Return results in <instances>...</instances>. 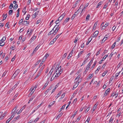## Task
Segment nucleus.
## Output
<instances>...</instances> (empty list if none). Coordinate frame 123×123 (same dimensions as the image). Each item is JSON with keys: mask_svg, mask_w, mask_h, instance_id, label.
Returning <instances> with one entry per match:
<instances>
[{"mask_svg": "<svg viewBox=\"0 0 123 123\" xmlns=\"http://www.w3.org/2000/svg\"><path fill=\"white\" fill-rule=\"evenodd\" d=\"M59 66V65H57L55 69V73L57 75V77H59L62 72V70L61 69V66Z\"/></svg>", "mask_w": 123, "mask_h": 123, "instance_id": "obj_1", "label": "nucleus"}, {"mask_svg": "<svg viewBox=\"0 0 123 123\" xmlns=\"http://www.w3.org/2000/svg\"><path fill=\"white\" fill-rule=\"evenodd\" d=\"M81 76V74H80L78 75L75 80L74 83L77 82V83H78L80 82V80H81V78H80Z\"/></svg>", "mask_w": 123, "mask_h": 123, "instance_id": "obj_2", "label": "nucleus"}, {"mask_svg": "<svg viewBox=\"0 0 123 123\" xmlns=\"http://www.w3.org/2000/svg\"><path fill=\"white\" fill-rule=\"evenodd\" d=\"M20 72V70L19 69L17 70L13 74L12 76V78L14 79L15 78V77L17 76L19 74Z\"/></svg>", "mask_w": 123, "mask_h": 123, "instance_id": "obj_3", "label": "nucleus"}, {"mask_svg": "<svg viewBox=\"0 0 123 123\" xmlns=\"http://www.w3.org/2000/svg\"><path fill=\"white\" fill-rule=\"evenodd\" d=\"M104 22H103L101 24V25H102V29H104L106 28L107 26L108 25V23L107 22H106L105 23V24L104 25Z\"/></svg>", "mask_w": 123, "mask_h": 123, "instance_id": "obj_4", "label": "nucleus"}, {"mask_svg": "<svg viewBox=\"0 0 123 123\" xmlns=\"http://www.w3.org/2000/svg\"><path fill=\"white\" fill-rule=\"evenodd\" d=\"M110 88H108L105 91V93L104 94V96L105 97L110 92Z\"/></svg>", "mask_w": 123, "mask_h": 123, "instance_id": "obj_5", "label": "nucleus"}, {"mask_svg": "<svg viewBox=\"0 0 123 123\" xmlns=\"http://www.w3.org/2000/svg\"><path fill=\"white\" fill-rule=\"evenodd\" d=\"M56 26H57V27H56V28L55 29V30H54V31H53L54 33V35H55L57 33V31H58V30L59 29V27H58L59 26V25H56Z\"/></svg>", "mask_w": 123, "mask_h": 123, "instance_id": "obj_6", "label": "nucleus"}, {"mask_svg": "<svg viewBox=\"0 0 123 123\" xmlns=\"http://www.w3.org/2000/svg\"><path fill=\"white\" fill-rule=\"evenodd\" d=\"M70 19V18H66L64 21L62 23V24L63 25H64L66 23L68 22Z\"/></svg>", "mask_w": 123, "mask_h": 123, "instance_id": "obj_7", "label": "nucleus"}, {"mask_svg": "<svg viewBox=\"0 0 123 123\" xmlns=\"http://www.w3.org/2000/svg\"><path fill=\"white\" fill-rule=\"evenodd\" d=\"M52 88V86H51L45 92V94H47L48 92H49L50 90Z\"/></svg>", "mask_w": 123, "mask_h": 123, "instance_id": "obj_8", "label": "nucleus"}, {"mask_svg": "<svg viewBox=\"0 0 123 123\" xmlns=\"http://www.w3.org/2000/svg\"><path fill=\"white\" fill-rule=\"evenodd\" d=\"M98 31H96L94 33L93 35V37H96L98 35Z\"/></svg>", "mask_w": 123, "mask_h": 123, "instance_id": "obj_9", "label": "nucleus"}, {"mask_svg": "<svg viewBox=\"0 0 123 123\" xmlns=\"http://www.w3.org/2000/svg\"><path fill=\"white\" fill-rule=\"evenodd\" d=\"M3 114V112H0V120L4 119L5 117H4V116L2 115Z\"/></svg>", "mask_w": 123, "mask_h": 123, "instance_id": "obj_10", "label": "nucleus"}, {"mask_svg": "<svg viewBox=\"0 0 123 123\" xmlns=\"http://www.w3.org/2000/svg\"><path fill=\"white\" fill-rule=\"evenodd\" d=\"M36 38V36H34V35L32 37L31 39L30 40L31 41L30 43H32L34 40V39Z\"/></svg>", "mask_w": 123, "mask_h": 123, "instance_id": "obj_11", "label": "nucleus"}, {"mask_svg": "<svg viewBox=\"0 0 123 123\" xmlns=\"http://www.w3.org/2000/svg\"><path fill=\"white\" fill-rule=\"evenodd\" d=\"M45 65H43L41 68L39 69V72L41 73L43 71V70L45 67Z\"/></svg>", "mask_w": 123, "mask_h": 123, "instance_id": "obj_12", "label": "nucleus"}, {"mask_svg": "<svg viewBox=\"0 0 123 123\" xmlns=\"http://www.w3.org/2000/svg\"><path fill=\"white\" fill-rule=\"evenodd\" d=\"M35 89H34V88H33L32 89L31 91L30 92V93L29 94V96H31L32 95V94L35 91Z\"/></svg>", "mask_w": 123, "mask_h": 123, "instance_id": "obj_13", "label": "nucleus"}, {"mask_svg": "<svg viewBox=\"0 0 123 123\" xmlns=\"http://www.w3.org/2000/svg\"><path fill=\"white\" fill-rule=\"evenodd\" d=\"M63 115V113L62 112L60 113L56 117V119L58 120Z\"/></svg>", "mask_w": 123, "mask_h": 123, "instance_id": "obj_14", "label": "nucleus"}, {"mask_svg": "<svg viewBox=\"0 0 123 123\" xmlns=\"http://www.w3.org/2000/svg\"><path fill=\"white\" fill-rule=\"evenodd\" d=\"M56 26V25H55V26L53 28V29L50 31L48 34V35H50L51 34H54V32L53 31V32H52V31L54 30V28Z\"/></svg>", "mask_w": 123, "mask_h": 123, "instance_id": "obj_15", "label": "nucleus"}, {"mask_svg": "<svg viewBox=\"0 0 123 123\" xmlns=\"http://www.w3.org/2000/svg\"><path fill=\"white\" fill-rule=\"evenodd\" d=\"M73 49H72L71 52L69 54L68 56V59H69L70 58V57L72 56V54L73 53L74 51L73 50Z\"/></svg>", "mask_w": 123, "mask_h": 123, "instance_id": "obj_16", "label": "nucleus"}, {"mask_svg": "<svg viewBox=\"0 0 123 123\" xmlns=\"http://www.w3.org/2000/svg\"><path fill=\"white\" fill-rule=\"evenodd\" d=\"M103 4V2L102 1H100L99 2L96 8L100 7Z\"/></svg>", "mask_w": 123, "mask_h": 123, "instance_id": "obj_17", "label": "nucleus"}, {"mask_svg": "<svg viewBox=\"0 0 123 123\" xmlns=\"http://www.w3.org/2000/svg\"><path fill=\"white\" fill-rule=\"evenodd\" d=\"M55 102V101H54L50 103L49 105V107L50 108L51 107V106L53 105Z\"/></svg>", "mask_w": 123, "mask_h": 123, "instance_id": "obj_18", "label": "nucleus"}, {"mask_svg": "<svg viewBox=\"0 0 123 123\" xmlns=\"http://www.w3.org/2000/svg\"><path fill=\"white\" fill-rule=\"evenodd\" d=\"M29 22L28 21H23V24L24 25H28L29 24Z\"/></svg>", "mask_w": 123, "mask_h": 123, "instance_id": "obj_19", "label": "nucleus"}, {"mask_svg": "<svg viewBox=\"0 0 123 123\" xmlns=\"http://www.w3.org/2000/svg\"><path fill=\"white\" fill-rule=\"evenodd\" d=\"M40 45H38L35 48L34 50L33 51V53L35 52L38 49Z\"/></svg>", "mask_w": 123, "mask_h": 123, "instance_id": "obj_20", "label": "nucleus"}, {"mask_svg": "<svg viewBox=\"0 0 123 123\" xmlns=\"http://www.w3.org/2000/svg\"><path fill=\"white\" fill-rule=\"evenodd\" d=\"M64 16L65 15L63 13L59 17V19H60V21H61L63 19Z\"/></svg>", "mask_w": 123, "mask_h": 123, "instance_id": "obj_21", "label": "nucleus"}, {"mask_svg": "<svg viewBox=\"0 0 123 123\" xmlns=\"http://www.w3.org/2000/svg\"><path fill=\"white\" fill-rule=\"evenodd\" d=\"M83 51H81L80 52V53L78 55L77 58V59H78V58H79L80 57V56L81 55V54L82 53H83Z\"/></svg>", "mask_w": 123, "mask_h": 123, "instance_id": "obj_22", "label": "nucleus"}, {"mask_svg": "<svg viewBox=\"0 0 123 123\" xmlns=\"http://www.w3.org/2000/svg\"><path fill=\"white\" fill-rule=\"evenodd\" d=\"M97 105H96V104H95L94 105V107H93V109H92V113L93 112V111H95V110L97 108Z\"/></svg>", "mask_w": 123, "mask_h": 123, "instance_id": "obj_23", "label": "nucleus"}, {"mask_svg": "<svg viewBox=\"0 0 123 123\" xmlns=\"http://www.w3.org/2000/svg\"><path fill=\"white\" fill-rule=\"evenodd\" d=\"M48 84V82H47L46 83H45L44 85L43 86V88H42V89L43 90L47 86Z\"/></svg>", "mask_w": 123, "mask_h": 123, "instance_id": "obj_24", "label": "nucleus"}, {"mask_svg": "<svg viewBox=\"0 0 123 123\" xmlns=\"http://www.w3.org/2000/svg\"><path fill=\"white\" fill-rule=\"evenodd\" d=\"M6 39V37H3L0 40V42H3L5 41Z\"/></svg>", "mask_w": 123, "mask_h": 123, "instance_id": "obj_25", "label": "nucleus"}, {"mask_svg": "<svg viewBox=\"0 0 123 123\" xmlns=\"http://www.w3.org/2000/svg\"><path fill=\"white\" fill-rule=\"evenodd\" d=\"M93 76V74H90L89 75V76L88 77V78L87 79H91L92 77V76Z\"/></svg>", "mask_w": 123, "mask_h": 123, "instance_id": "obj_26", "label": "nucleus"}, {"mask_svg": "<svg viewBox=\"0 0 123 123\" xmlns=\"http://www.w3.org/2000/svg\"><path fill=\"white\" fill-rule=\"evenodd\" d=\"M41 60H39L34 65L35 67H36L37 65L41 62Z\"/></svg>", "mask_w": 123, "mask_h": 123, "instance_id": "obj_27", "label": "nucleus"}, {"mask_svg": "<svg viewBox=\"0 0 123 123\" xmlns=\"http://www.w3.org/2000/svg\"><path fill=\"white\" fill-rule=\"evenodd\" d=\"M97 61H95L94 62V63L92 65V67L91 68H94L95 66L96 63H97Z\"/></svg>", "mask_w": 123, "mask_h": 123, "instance_id": "obj_28", "label": "nucleus"}, {"mask_svg": "<svg viewBox=\"0 0 123 123\" xmlns=\"http://www.w3.org/2000/svg\"><path fill=\"white\" fill-rule=\"evenodd\" d=\"M108 71L107 70H106L102 74V76L103 77H104L105 76V74L107 73Z\"/></svg>", "mask_w": 123, "mask_h": 123, "instance_id": "obj_29", "label": "nucleus"}, {"mask_svg": "<svg viewBox=\"0 0 123 123\" xmlns=\"http://www.w3.org/2000/svg\"><path fill=\"white\" fill-rule=\"evenodd\" d=\"M20 116L19 115L18 116L16 117H15L14 118V120L15 121L16 120H17L20 117Z\"/></svg>", "mask_w": 123, "mask_h": 123, "instance_id": "obj_30", "label": "nucleus"}, {"mask_svg": "<svg viewBox=\"0 0 123 123\" xmlns=\"http://www.w3.org/2000/svg\"><path fill=\"white\" fill-rule=\"evenodd\" d=\"M13 10L12 9L9 10V14L10 15H11L12 14Z\"/></svg>", "mask_w": 123, "mask_h": 123, "instance_id": "obj_31", "label": "nucleus"}, {"mask_svg": "<svg viewBox=\"0 0 123 123\" xmlns=\"http://www.w3.org/2000/svg\"><path fill=\"white\" fill-rule=\"evenodd\" d=\"M88 58V57H87V58L84 61L82 65L81 66H82L83 65H84L86 63V61L87 59Z\"/></svg>", "mask_w": 123, "mask_h": 123, "instance_id": "obj_32", "label": "nucleus"}, {"mask_svg": "<svg viewBox=\"0 0 123 123\" xmlns=\"http://www.w3.org/2000/svg\"><path fill=\"white\" fill-rule=\"evenodd\" d=\"M5 44V43L4 42H0V46H3Z\"/></svg>", "mask_w": 123, "mask_h": 123, "instance_id": "obj_33", "label": "nucleus"}, {"mask_svg": "<svg viewBox=\"0 0 123 123\" xmlns=\"http://www.w3.org/2000/svg\"><path fill=\"white\" fill-rule=\"evenodd\" d=\"M97 25V22H96L94 25L93 27V29H96Z\"/></svg>", "mask_w": 123, "mask_h": 123, "instance_id": "obj_34", "label": "nucleus"}, {"mask_svg": "<svg viewBox=\"0 0 123 123\" xmlns=\"http://www.w3.org/2000/svg\"><path fill=\"white\" fill-rule=\"evenodd\" d=\"M17 107L16 106L13 109V110L12 111V113H14V112L15 113V110L16 109Z\"/></svg>", "mask_w": 123, "mask_h": 123, "instance_id": "obj_35", "label": "nucleus"}, {"mask_svg": "<svg viewBox=\"0 0 123 123\" xmlns=\"http://www.w3.org/2000/svg\"><path fill=\"white\" fill-rule=\"evenodd\" d=\"M75 84L74 86L76 88L78 86V85L79 84V83H77V82H76L75 83Z\"/></svg>", "mask_w": 123, "mask_h": 123, "instance_id": "obj_36", "label": "nucleus"}, {"mask_svg": "<svg viewBox=\"0 0 123 123\" xmlns=\"http://www.w3.org/2000/svg\"><path fill=\"white\" fill-rule=\"evenodd\" d=\"M13 114L12 115V116H11V117L9 119L11 120L12 118L14 117V115H15V113L14 112V113H12Z\"/></svg>", "mask_w": 123, "mask_h": 123, "instance_id": "obj_37", "label": "nucleus"}, {"mask_svg": "<svg viewBox=\"0 0 123 123\" xmlns=\"http://www.w3.org/2000/svg\"><path fill=\"white\" fill-rule=\"evenodd\" d=\"M53 76V78L54 79H55L57 77V75L55 73L53 74V76Z\"/></svg>", "mask_w": 123, "mask_h": 123, "instance_id": "obj_38", "label": "nucleus"}, {"mask_svg": "<svg viewBox=\"0 0 123 123\" xmlns=\"http://www.w3.org/2000/svg\"><path fill=\"white\" fill-rule=\"evenodd\" d=\"M30 14H28L26 17V18L25 19L27 20H28L30 17Z\"/></svg>", "mask_w": 123, "mask_h": 123, "instance_id": "obj_39", "label": "nucleus"}, {"mask_svg": "<svg viewBox=\"0 0 123 123\" xmlns=\"http://www.w3.org/2000/svg\"><path fill=\"white\" fill-rule=\"evenodd\" d=\"M90 15L89 14L87 15L86 17V20H88L89 19Z\"/></svg>", "mask_w": 123, "mask_h": 123, "instance_id": "obj_40", "label": "nucleus"}, {"mask_svg": "<svg viewBox=\"0 0 123 123\" xmlns=\"http://www.w3.org/2000/svg\"><path fill=\"white\" fill-rule=\"evenodd\" d=\"M116 44V42H115L111 46V48H112V49H113L114 48V47H115Z\"/></svg>", "mask_w": 123, "mask_h": 123, "instance_id": "obj_41", "label": "nucleus"}, {"mask_svg": "<svg viewBox=\"0 0 123 123\" xmlns=\"http://www.w3.org/2000/svg\"><path fill=\"white\" fill-rule=\"evenodd\" d=\"M75 14H74L73 16L71 18V19L72 20H73L74 19L75 17L76 16L75 15Z\"/></svg>", "mask_w": 123, "mask_h": 123, "instance_id": "obj_42", "label": "nucleus"}, {"mask_svg": "<svg viewBox=\"0 0 123 123\" xmlns=\"http://www.w3.org/2000/svg\"><path fill=\"white\" fill-rule=\"evenodd\" d=\"M35 97V95H33L30 99V101H32V100Z\"/></svg>", "mask_w": 123, "mask_h": 123, "instance_id": "obj_43", "label": "nucleus"}, {"mask_svg": "<svg viewBox=\"0 0 123 123\" xmlns=\"http://www.w3.org/2000/svg\"><path fill=\"white\" fill-rule=\"evenodd\" d=\"M87 71V70L85 69L83 74V75H85L86 74Z\"/></svg>", "mask_w": 123, "mask_h": 123, "instance_id": "obj_44", "label": "nucleus"}, {"mask_svg": "<svg viewBox=\"0 0 123 123\" xmlns=\"http://www.w3.org/2000/svg\"><path fill=\"white\" fill-rule=\"evenodd\" d=\"M39 118L37 117V118L33 122H33H36L39 119Z\"/></svg>", "mask_w": 123, "mask_h": 123, "instance_id": "obj_45", "label": "nucleus"}, {"mask_svg": "<svg viewBox=\"0 0 123 123\" xmlns=\"http://www.w3.org/2000/svg\"><path fill=\"white\" fill-rule=\"evenodd\" d=\"M13 5L12 3H11L9 7V8L10 9L12 8L13 7Z\"/></svg>", "mask_w": 123, "mask_h": 123, "instance_id": "obj_46", "label": "nucleus"}, {"mask_svg": "<svg viewBox=\"0 0 123 123\" xmlns=\"http://www.w3.org/2000/svg\"><path fill=\"white\" fill-rule=\"evenodd\" d=\"M7 16V14H6L5 15H4V14H3L2 15V17H3V18L5 19L6 18Z\"/></svg>", "mask_w": 123, "mask_h": 123, "instance_id": "obj_47", "label": "nucleus"}, {"mask_svg": "<svg viewBox=\"0 0 123 123\" xmlns=\"http://www.w3.org/2000/svg\"><path fill=\"white\" fill-rule=\"evenodd\" d=\"M108 3H106L104 6L103 9L106 8L107 6Z\"/></svg>", "mask_w": 123, "mask_h": 123, "instance_id": "obj_48", "label": "nucleus"}, {"mask_svg": "<svg viewBox=\"0 0 123 123\" xmlns=\"http://www.w3.org/2000/svg\"><path fill=\"white\" fill-rule=\"evenodd\" d=\"M108 56V55H105L103 57V58L102 59L104 61V60Z\"/></svg>", "mask_w": 123, "mask_h": 123, "instance_id": "obj_49", "label": "nucleus"}, {"mask_svg": "<svg viewBox=\"0 0 123 123\" xmlns=\"http://www.w3.org/2000/svg\"><path fill=\"white\" fill-rule=\"evenodd\" d=\"M41 74V73H40L39 72L38 74L36 76L35 79L36 78H37Z\"/></svg>", "mask_w": 123, "mask_h": 123, "instance_id": "obj_50", "label": "nucleus"}, {"mask_svg": "<svg viewBox=\"0 0 123 123\" xmlns=\"http://www.w3.org/2000/svg\"><path fill=\"white\" fill-rule=\"evenodd\" d=\"M24 19H22L21 20H20L19 24H22V23L23 22Z\"/></svg>", "mask_w": 123, "mask_h": 123, "instance_id": "obj_51", "label": "nucleus"}, {"mask_svg": "<svg viewBox=\"0 0 123 123\" xmlns=\"http://www.w3.org/2000/svg\"><path fill=\"white\" fill-rule=\"evenodd\" d=\"M61 92H62V91H60L59 92V93H58L57 94V98H58L59 97V96H60V95H61Z\"/></svg>", "mask_w": 123, "mask_h": 123, "instance_id": "obj_52", "label": "nucleus"}, {"mask_svg": "<svg viewBox=\"0 0 123 123\" xmlns=\"http://www.w3.org/2000/svg\"><path fill=\"white\" fill-rule=\"evenodd\" d=\"M13 90L12 89V88L10 89V90L8 92L7 94H9Z\"/></svg>", "mask_w": 123, "mask_h": 123, "instance_id": "obj_53", "label": "nucleus"}, {"mask_svg": "<svg viewBox=\"0 0 123 123\" xmlns=\"http://www.w3.org/2000/svg\"><path fill=\"white\" fill-rule=\"evenodd\" d=\"M77 111L75 112L74 114L71 117H72L73 118L74 117V116L77 114Z\"/></svg>", "mask_w": 123, "mask_h": 123, "instance_id": "obj_54", "label": "nucleus"}, {"mask_svg": "<svg viewBox=\"0 0 123 123\" xmlns=\"http://www.w3.org/2000/svg\"><path fill=\"white\" fill-rule=\"evenodd\" d=\"M65 94V93H64L61 96V98H60V99H62L64 97Z\"/></svg>", "mask_w": 123, "mask_h": 123, "instance_id": "obj_55", "label": "nucleus"}, {"mask_svg": "<svg viewBox=\"0 0 123 123\" xmlns=\"http://www.w3.org/2000/svg\"><path fill=\"white\" fill-rule=\"evenodd\" d=\"M62 33H61V34H59L58 35H57L56 36V37H55V38L56 39H57L58 37H59L61 35V34H62Z\"/></svg>", "mask_w": 123, "mask_h": 123, "instance_id": "obj_56", "label": "nucleus"}, {"mask_svg": "<svg viewBox=\"0 0 123 123\" xmlns=\"http://www.w3.org/2000/svg\"><path fill=\"white\" fill-rule=\"evenodd\" d=\"M109 34H107V35H106L105 36V37L107 39L109 37Z\"/></svg>", "mask_w": 123, "mask_h": 123, "instance_id": "obj_57", "label": "nucleus"}, {"mask_svg": "<svg viewBox=\"0 0 123 123\" xmlns=\"http://www.w3.org/2000/svg\"><path fill=\"white\" fill-rule=\"evenodd\" d=\"M90 118H91L90 117H88V118H87V120H86V121L87 122H88V123L89 121L90 120Z\"/></svg>", "mask_w": 123, "mask_h": 123, "instance_id": "obj_58", "label": "nucleus"}, {"mask_svg": "<svg viewBox=\"0 0 123 123\" xmlns=\"http://www.w3.org/2000/svg\"><path fill=\"white\" fill-rule=\"evenodd\" d=\"M67 55V54L66 53H65L63 56L62 58H65Z\"/></svg>", "mask_w": 123, "mask_h": 123, "instance_id": "obj_59", "label": "nucleus"}, {"mask_svg": "<svg viewBox=\"0 0 123 123\" xmlns=\"http://www.w3.org/2000/svg\"><path fill=\"white\" fill-rule=\"evenodd\" d=\"M33 30H31V31L29 33V35H31V34L33 32Z\"/></svg>", "mask_w": 123, "mask_h": 123, "instance_id": "obj_60", "label": "nucleus"}, {"mask_svg": "<svg viewBox=\"0 0 123 123\" xmlns=\"http://www.w3.org/2000/svg\"><path fill=\"white\" fill-rule=\"evenodd\" d=\"M18 7V5L17 4H15L14 7V9H17Z\"/></svg>", "mask_w": 123, "mask_h": 123, "instance_id": "obj_61", "label": "nucleus"}, {"mask_svg": "<svg viewBox=\"0 0 123 123\" xmlns=\"http://www.w3.org/2000/svg\"><path fill=\"white\" fill-rule=\"evenodd\" d=\"M77 101V99L76 98L75 99H74V101L73 102V103L74 104H75L76 103V102Z\"/></svg>", "mask_w": 123, "mask_h": 123, "instance_id": "obj_62", "label": "nucleus"}, {"mask_svg": "<svg viewBox=\"0 0 123 123\" xmlns=\"http://www.w3.org/2000/svg\"><path fill=\"white\" fill-rule=\"evenodd\" d=\"M41 22V20L40 19L38 20H37V21L36 23V24H37L39 23H40Z\"/></svg>", "mask_w": 123, "mask_h": 123, "instance_id": "obj_63", "label": "nucleus"}, {"mask_svg": "<svg viewBox=\"0 0 123 123\" xmlns=\"http://www.w3.org/2000/svg\"><path fill=\"white\" fill-rule=\"evenodd\" d=\"M116 26H113L112 28V30L113 31H114V30H115L116 28Z\"/></svg>", "mask_w": 123, "mask_h": 123, "instance_id": "obj_64", "label": "nucleus"}]
</instances>
